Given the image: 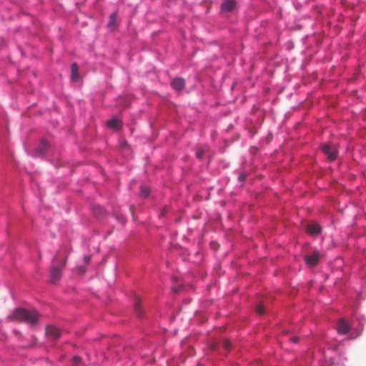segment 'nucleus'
<instances>
[{
	"instance_id": "f257e3e1",
	"label": "nucleus",
	"mask_w": 366,
	"mask_h": 366,
	"mask_svg": "<svg viewBox=\"0 0 366 366\" xmlns=\"http://www.w3.org/2000/svg\"><path fill=\"white\" fill-rule=\"evenodd\" d=\"M365 323V317L355 310L350 321L344 318L339 320L337 332L338 334L347 335L348 338L354 339L360 335Z\"/></svg>"
},
{
	"instance_id": "f03ea898",
	"label": "nucleus",
	"mask_w": 366,
	"mask_h": 366,
	"mask_svg": "<svg viewBox=\"0 0 366 366\" xmlns=\"http://www.w3.org/2000/svg\"><path fill=\"white\" fill-rule=\"evenodd\" d=\"M310 358L311 355L308 354L307 357L305 360L304 362H301L300 366H307L310 362ZM345 361L346 357L341 353L337 343L335 342L334 345L328 343L327 349L324 350L321 352V357L317 363V366H332L333 365L345 366Z\"/></svg>"
},
{
	"instance_id": "7ed1b4c3",
	"label": "nucleus",
	"mask_w": 366,
	"mask_h": 366,
	"mask_svg": "<svg viewBox=\"0 0 366 366\" xmlns=\"http://www.w3.org/2000/svg\"><path fill=\"white\" fill-rule=\"evenodd\" d=\"M9 318L11 320L25 321L31 324H35L37 322L39 314L35 310L17 308L13 314L9 316Z\"/></svg>"
},
{
	"instance_id": "20e7f679",
	"label": "nucleus",
	"mask_w": 366,
	"mask_h": 366,
	"mask_svg": "<svg viewBox=\"0 0 366 366\" xmlns=\"http://www.w3.org/2000/svg\"><path fill=\"white\" fill-rule=\"evenodd\" d=\"M64 264H65V261L62 262L59 265H53L51 267L50 273H51V281L53 283H55L60 279L61 269L64 266Z\"/></svg>"
},
{
	"instance_id": "39448f33",
	"label": "nucleus",
	"mask_w": 366,
	"mask_h": 366,
	"mask_svg": "<svg viewBox=\"0 0 366 366\" xmlns=\"http://www.w3.org/2000/svg\"><path fill=\"white\" fill-rule=\"evenodd\" d=\"M322 152L327 156V158L332 161L336 159L337 149L333 144H325L322 147Z\"/></svg>"
},
{
	"instance_id": "423d86ee",
	"label": "nucleus",
	"mask_w": 366,
	"mask_h": 366,
	"mask_svg": "<svg viewBox=\"0 0 366 366\" xmlns=\"http://www.w3.org/2000/svg\"><path fill=\"white\" fill-rule=\"evenodd\" d=\"M320 258V254L317 251L313 252L312 254H307L305 257V262L309 266H315L317 264Z\"/></svg>"
},
{
	"instance_id": "0eeeda50",
	"label": "nucleus",
	"mask_w": 366,
	"mask_h": 366,
	"mask_svg": "<svg viewBox=\"0 0 366 366\" xmlns=\"http://www.w3.org/2000/svg\"><path fill=\"white\" fill-rule=\"evenodd\" d=\"M236 6L234 0H225L221 5V10L224 12L232 11Z\"/></svg>"
},
{
	"instance_id": "6e6552de",
	"label": "nucleus",
	"mask_w": 366,
	"mask_h": 366,
	"mask_svg": "<svg viewBox=\"0 0 366 366\" xmlns=\"http://www.w3.org/2000/svg\"><path fill=\"white\" fill-rule=\"evenodd\" d=\"M171 84L175 90L180 91L184 88L185 82L182 78H175L172 81Z\"/></svg>"
},
{
	"instance_id": "1a4fd4ad",
	"label": "nucleus",
	"mask_w": 366,
	"mask_h": 366,
	"mask_svg": "<svg viewBox=\"0 0 366 366\" xmlns=\"http://www.w3.org/2000/svg\"><path fill=\"white\" fill-rule=\"evenodd\" d=\"M307 231L310 234L317 235L320 233L321 227L317 224H310L307 227Z\"/></svg>"
},
{
	"instance_id": "9d476101",
	"label": "nucleus",
	"mask_w": 366,
	"mask_h": 366,
	"mask_svg": "<svg viewBox=\"0 0 366 366\" xmlns=\"http://www.w3.org/2000/svg\"><path fill=\"white\" fill-rule=\"evenodd\" d=\"M46 333L48 336L53 339H57L60 336V331L58 328L54 327H47Z\"/></svg>"
},
{
	"instance_id": "9b49d317",
	"label": "nucleus",
	"mask_w": 366,
	"mask_h": 366,
	"mask_svg": "<svg viewBox=\"0 0 366 366\" xmlns=\"http://www.w3.org/2000/svg\"><path fill=\"white\" fill-rule=\"evenodd\" d=\"M78 69H79V67H78L77 64L73 63L71 64V79L74 81H77L79 80V75L78 73Z\"/></svg>"
},
{
	"instance_id": "f8f14e48",
	"label": "nucleus",
	"mask_w": 366,
	"mask_h": 366,
	"mask_svg": "<svg viewBox=\"0 0 366 366\" xmlns=\"http://www.w3.org/2000/svg\"><path fill=\"white\" fill-rule=\"evenodd\" d=\"M121 121L117 118H113L107 122V127L111 129H118L121 127Z\"/></svg>"
},
{
	"instance_id": "ddd939ff",
	"label": "nucleus",
	"mask_w": 366,
	"mask_h": 366,
	"mask_svg": "<svg viewBox=\"0 0 366 366\" xmlns=\"http://www.w3.org/2000/svg\"><path fill=\"white\" fill-rule=\"evenodd\" d=\"M362 279V286L363 290H366V267H364L360 273Z\"/></svg>"
},
{
	"instance_id": "4468645a",
	"label": "nucleus",
	"mask_w": 366,
	"mask_h": 366,
	"mask_svg": "<svg viewBox=\"0 0 366 366\" xmlns=\"http://www.w3.org/2000/svg\"><path fill=\"white\" fill-rule=\"evenodd\" d=\"M149 188L147 186H142L140 189V195L143 198H147L149 194Z\"/></svg>"
},
{
	"instance_id": "2eb2a0df",
	"label": "nucleus",
	"mask_w": 366,
	"mask_h": 366,
	"mask_svg": "<svg viewBox=\"0 0 366 366\" xmlns=\"http://www.w3.org/2000/svg\"><path fill=\"white\" fill-rule=\"evenodd\" d=\"M115 19H116V13L114 12L109 16V22L108 24L109 27H112L114 24Z\"/></svg>"
},
{
	"instance_id": "dca6fc26",
	"label": "nucleus",
	"mask_w": 366,
	"mask_h": 366,
	"mask_svg": "<svg viewBox=\"0 0 366 366\" xmlns=\"http://www.w3.org/2000/svg\"><path fill=\"white\" fill-rule=\"evenodd\" d=\"M47 147H48V143L46 141L43 140L41 142V146L40 151H39L40 154L44 153L46 150Z\"/></svg>"
},
{
	"instance_id": "f3484780",
	"label": "nucleus",
	"mask_w": 366,
	"mask_h": 366,
	"mask_svg": "<svg viewBox=\"0 0 366 366\" xmlns=\"http://www.w3.org/2000/svg\"><path fill=\"white\" fill-rule=\"evenodd\" d=\"M81 362V358L79 356H75L73 358V363L74 365L78 366Z\"/></svg>"
},
{
	"instance_id": "a211bd4d",
	"label": "nucleus",
	"mask_w": 366,
	"mask_h": 366,
	"mask_svg": "<svg viewBox=\"0 0 366 366\" xmlns=\"http://www.w3.org/2000/svg\"><path fill=\"white\" fill-rule=\"evenodd\" d=\"M256 310L257 312L259 315H262L264 313V307L262 305H258Z\"/></svg>"
},
{
	"instance_id": "6ab92c4d",
	"label": "nucleus",
	"mask_w": 366,
	"mask_h": 366,
	"mask_svg": "<svg viewBox=\"0 0 366 366\" xmlns=\"http://www.w3.org/2000/svg\"><path fill=\"white\" fill-rule=\"evenodd\" d=\"M196 155L199 159H202L204 156V152L202 150H198L196 152Z\"/></svg>"
},
{
	"instance_id": "aec40b11",
	"label": "nucleus",
	"mask_w": 366,
	"mask_h": 366,
	"mask_svg": "<svg viewBox=\"0 0 366 366\" xmlns=\"http://www.w3.org/2000/svg\"><path fill=\"white\" fill-rule=\"evenodd\" d=\"M224 346L225 349L229 350L230 348V343L228 341H224Z\"/></svg>"
},
{
	"instance_id": "412c9836",
	"label": "nucleus",
	"mask_w": 366,
	"mask_h": 366,
	"mask_svg": "<svg viewBox=\"0 0 366 366\" xmlns=\"http://www.w3.org/2000/svg\"><path fill=\"white\" fill-rule=\"evenodd\" d=\"M180 287H181V286H179V287H173L172 290L173 292L177 293V292H178L179 291Z\"/></svg>"
},
{
	"instance_id": "4be33fe9",
	"label": "nucleus",
	"mask_w": 366,
	"mask_h": 366,
	"mask_svg": "<svg viewBox=\"0 0 366 366\" xmlns=\"http://www.w3.org/2000/svg\"><path fill=\"white\" fill-rule=\"evenodd\" d=\"M97 209L99 210V214H102L104 213V208H102V207L98 206V207H97Z\"/></svg>"
},
{
	"instance_id": "5701e85b",
	"label": "nucleus",
	"mask_w": 366,
	"mask_h": 366,
	"mask_svg": "<svg viewBox=\"0 0 366 366\" xmlns=\"http://www.w3.org/2000/svg\"><path fill=\"white\" fill-rule=\"evenodd\" d=\"M119 221L122 223L124 222V217L121 214L119 217H117Z\"/></svg>"
},
{
	"instance_id": "b1692460",
	"label": "nucleus",
	"mask_w": 366,
	"mask_h": 366,
	"mask_svg": "<svg viewBox=\"0 0 366 366\" xmlns=\"http://www.w3.org/2000/svg\"><path fill=\"white\" fill-rule=\"evenodd\" d=\"M291 341L293 342L294 343H296L298 341V338L297 337H292L291 338Z\"/></svg>"
},
{
	"instance_id": "393cba45",
	"label": "nucleus",
	"mask_w": 366,
	"mask_h": 366,
	"mask_svg": "<svg viewBox=\"0 0 366 366\" xmlns=\"http://www.w3.org/2000/svg\"><path fill=\"white\" fill-rule=\"evenodd\" d=\"M244 178H245V176L244 174H240L239 176V179L240 181H243L244 179Z\"/></svg>"
},
{
	"instance_id": "a878e982",
	"label": "nucleus",
	"mask_w": 366,
	"mask_h": 366,
	"mask_svg": "<svg viewBox=\"0 0 366 366\" xmlns=\"http://www.w3.org/2000/svg\"><path fill=\"white\" fill-rule=\"evenodd\" d=\"M284 332L286 334V333H287V332H288V331H287V330H285V331H284Z\"/></svg>"
}]
</instances>
